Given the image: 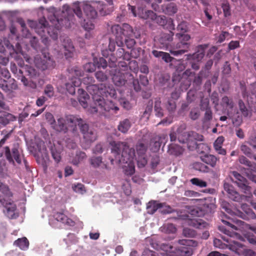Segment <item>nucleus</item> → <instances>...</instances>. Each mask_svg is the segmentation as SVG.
<instances>
[{
    "instance_id": "nucleus-13",
    "label": "nucleus",
    "mask_w": 256,
    "mask_h": 256,
    "mask_svg": "<svg viewBox=\"0 0 256 256\" xmlns=\"http://www.w3.org/2000/svg\"><path fill=\"white\" fill-rule=\"evenodd\" d=\"M80 132L83 134L84 139L88 142H92L96 140V136L92 129H90L88 124L82 119V122L78 125Z\"/></svg>"
},
{
    "instance_id": "nucleus-58",
    "label": "nucleus",
    "mask_w": 256,
    "mask_h": 256,
    "mask_svg": "<svg viewBox=\"0 0 256 256\" xmlns=\"http://www.w3.org/2000/svg\"><path fill=\"white\" fill-rule=\"evenodd\" d=\"M182 234L184 236L188 238L194 237L196 234L195 230L189 228H184Z\"/></svg>"
},
{
    "instance_id": "nucleus-29",
    "label": "nucleus",
    "mask_w": 256,
    "mask_h": 256,
    "mask_svg": "<svg viewBox=\"0 0 256 256\" xmlns=\"http://www.w3.org/2000/svg\"><path fill=\"white\" fill-rule=\"evenodd\" d=\"M202 161L214 168L216 166L218 158L212 154H205L200 156Z\"/></svg>"
},
{
    "instance_id": "nucleus-26",
    "label": "nucleus",
    "mask_w": 256,
    "mask_h": 256,
    "mask_svg": "<svg viewBox=\"0 0 256 256\" xmlns=\"http://www.w3.org/2000/svg\"><path fill=\"white\" fill-rule=\"evenodd\" d=\"M82 82L81 80L78 78H74L72 79L71 83L66 84V88L68 92L72 94L75 93V87L79 86Z\"/></svg>"
},
{
    "instance_id": "nucleus-64",
    "label": "nucleus",
    "mask_w": 256,
    "mask_h": 256,
    "mask_svg": "<svg viewBox=\"0 0 256 256\" xmlns=\"http://www.w3.org/2000/svg\"><path fill=\"white\" fill-rule=\"evenodd\" d=\"M26 75L30 78H34L37 76V72L34 68L31 66L28 67L26 68Z\"/></svg>"
},
{
    "instance_id": "nucleus-10",
    "label": "nucleus",
    "mask_w": 256,
    "mask_h": 256,
    "mask_svg": "<svg viewBox=\"0 0 256 256\" xmlns=\"http://www.w3.org/2000/svg\"><path fill=\"white\" fill-rule=\"evenodd\" d=\"M242 94L244 98H246L250 106L256 109V86L251 85L248 88L241 84Z\"/></svg>"
},
{
    "instance_id": "nucleus-19",
    "label": "nucleus",
    "mask_w": 256,
    "mask_h": 256,
    "mask_svg": "<svg viewBox=\"0 0 256 256\" xmlns=\"http://www.w3.org/2000/svg\"><path fill=\"white\" fill-rule=\"evenodd\" d=\"M224 189L228 192L230 198L234 201L240 202L244 198H245V196L240 195L234 190V187L226 183L224 184Z\"/></svg>"
},
{
    "instance_id": "nucleus-39",
    "label": "nucleus",
    "mask_w": 256,
    "mask_h": 256,
    "mask_svg": "<svg viewBox=\"0 0 256 256\" xmlns=\"http://www.w3.org/2000/svg\"><path fill=\"white\" fill-rule=\"evenodd\" d=\"M164 106L170 115H172L174 113L176 106V102L174 100L169 98L166 102L165 103Z\"/></svg>"
},
{
    "instance_id": "nucleus-45",
    "label": "nucleus",
    "mask_w": 256,
    "mask_h": 256,
    "mask_svg": "<svg viewBox=\"0 0 256 256\" xmlns=\"http://www.w3.org/2000/svg\"><path fill=\"white\" fill-rule=\"evenodd\" d=\"M191 183L200 188H205L207 186L206 182L198 178H193L190 180Z\"/></svg>"
},
{
    "instance_id": "nucleus-21",
    "label": "nucleus",
    "mask_w": 256,
    "mask_h": 256,
    "mask_svg": "<svg viewBox=\"0 0 256 256\" xmlns=\"http://www.w3.org/2000/svg\"><path fill=\"white\" fill-rule=\"evenodd\" d=\"M174 33L170 32L169 34H162L159 39V42L160 44V48H168L170 46V42L172 40Z\"/></svg>"
},
{
    "instance_id": "nucleus-22",
    "label": "nucleus",
    "mask_w": 256,
    "mask_h": 256,
    "mask_svg": "<svg viewBox=\"0 0 256 256\" xmlns=\"http://www.w3.org/2000/svg\"><path fill=\"white\" fill-rule=\"evenodd\" d=\"M138 16L144 20H154L156 18V14L151 10L139 8L138 10Z\"/></svg>"
},
{
    "instance_id": "nucleus-41",
    "label": "nucleus",
    "mask_w": 256,
    "mask_h": 256,
    "mask_svg": "<svg viewBox=\"0 0 256 256\" xmlns=\"http://www.w3.org/2000/svg\"><path fill=\"white\" fill-rule=\"evenodd\" d=\"M193 168L196 170L203 172H208L209 168L206 164L200 162H195L193 164Z\"/></svg>"
},
{
    "instance_id": "nucleus-11",
    "label": "nucleus",
    "mask_w": 256,
    "mask_h": 256,
    "mask_svg": "<svg viewBox=\"0 0 256 256\" xmlns=\"http://www.w3.org/2000/svg\"><path fill=\"white\" fill-rule=\"evenodd\" d=\"M189 216L186 214L180 216V218L186 220V224L196 228L202 230L208 228L209 225L203 220L200 218H190Z\"/></svg>"
},
{
    "instance_id": "nucleus-17",
    "label": "nucleus",
    "mask_w": 256,
    "mask_h": 256,
    "mask_svg": "<svg viewBox=\"0 0 256 256\" xmlns=\"http://www.w3.org/2000/svg\"><path fill=\"white\" fill-rule=\"evenodd\" d=\"M0 88L5 92L10 94L18 88L16 80L10 78L0 80Z\"/></svg>"
},
{
    "instance_id": "nucleus-24",
    "label": "nucleus",
    "mask_w": 256,
    "mask_h": 256,
    "mask_svg": "<svg viewBox=\"0 0 256 256\" xmlns=\"http://www.w3.org/2000/svg\"><path fill=\"white\" fill-rule=\"evenodd\" d=\"M54 128L56 131L60 132H64V133L67 132L68 129L66 117L58 118L57 122L54 126Z\"/></svg>"
},
{
    "instance_id": "nucleus-16",
    "label": "nucleus",
    "mask_w": 256,
    "mask_h": 256,
    "mask_svg": "<svg viewBox=\"0 0 256 256\" xmlns=\"http://www.w3.org/2000/svg\"><path fill=\"white\" fill-rule=\"evenodd\" d=\"M241 208L243 212H237V215L239 217L246 220L256 219V214L247 204H242Z\"/></svg>"
},
{
    "instance_id": "nucleus-20",
    "label": "nucleus",
    "mask_w": 256,
    "mask_h": 256,
    "mask_svg": "<svg viewBox=\"0 0 256 256\" xmlns=\"http://www.w3.org/2000/svg\"><path fill=\"white\" fill-rule=\"evenodd\" d=\"M222 105L226 108L228 117L232 116V112L235 108V104L232 98L224 96L222 99Z\"/></svg>"
},
{
    "instance_id": "nucleus-23",
    "label": "nucleus",
    "mask_w": 256,
    "mask_h": 256,
    "mask_svg": "<svg viewBox=\"0 0 256 256\" xmlns=\"http://www.w3.org/2000/svg\"><path fill=\"white\" fill-rule=\"evenodd\" d=\"M78 102L84 108H86L88 106V101L90 100L88 94L85 90L81 88L78 90Z\"/></svg>"
},
{
    "instance_id": "nucleus-63",
    "label": "nucleus",
    "mask_w": 256,
    "mask_h": 256,
    "mask_svg": "<svg viewBox=\"0 0 256 256\" xmlns=\"http://www.w3.org/2000/svg\"><path fill=\"white\" fill-rule=\"evenodd\" d=\"M241 150L248 157H251L252 152L250 148L246 144H242L240 146Z\"/></svg>"
},
{
    "instance_id": "nucleus-35",
    "label": "nucleus",
    "mask_w": 256,
    "mask_h": 256,
    "mask_svg": "<svg viewBox=\"0 0 256 256\" xmlns=\"http://www.w3.org/2000/svg\"><path fill=\"white\" fill-rule=\"evenodd\" d=\"M154 110L156 116L162 118L164 116V110L161 106L160 98L155 99Z\"/></svg>"
},
{
    "instance_id": "nucleus-57",
    "label": "nucleus",
    "mask_w": 256,
    "mask_h": 256,
    "mask_svg": "<svg viewBox=\"0 0 256 256\" xmlns=\"http://www.w3.org/2000/svg\"><path fill=\"white\" fill-rule=\"evenodd\" d=\"M200 116V112L198 108H194L191 110L189 116L193 120L198 118Z\"/></svg>"
},
{
    "instance_id": "nucleus-38",
    "label": "nucleus",
    "mask_w": 256,
    "mask_h": 256,
    "mask_svg": "<svg viewBox=\"0 0 256 256\" xmlns=\"http://www.w3.org/2000/svg\"><path fill=\"white\" fill-rule=\"evenodd\" d=\"M154 55L156 57H161L166 62H169L172 61L173 58L170 56L168 53L162 52H158L154 50L152 52Z\"/></svg>"
},
{
    "instance_id": "nucleus-5",
    "label": "nucleus",
    "mask_w": 256,
    "mask_h": 256,
    "mask_svg": "<svg viewBox=\"0 0 256 256\" xmlns=\"http://www.w3.org/2000/svg\"><path fill=\"white\" fill-rule=\"evenodd\" d=\"M111 32L116 38H109L108 48H115L124 46V36H133L134 35L132 27L128 24H123L122 26L119 24H114L110 28Z\"/></svg>"
},
{
    "instance_id": "nucleus-62",
    "label": "nucleus",
    "mask_w": 256,
    "mask_h": 256,
    "mask_svg": "<svg viewBox=\"0 0 256 256\" xmlns=\"http://www.w3.org/2000/svg\"><path fill=\"white\" fill-rule=\"evenodd\" d=\"M2 48H14V46L10 44L9 40L4 38L2 40L0 39V47Z\"/></svg>"
},
{
    "instance_id": "nucleus-53",
    "label": "nucleus",
    "mask_w": 256,
    "mask_h": 256,
    "mask_svg": "<svg viewBox=\"0 0 256 256\" xmlns=\"http://www.w3.org/2000/svg\"><path fill=\"white\" fill-rule=\"evenodd\" d=\"M204 111L205 113L202 120L204 124L209 122L212 118V112L211 109Z\"/></svg>"
},
{
    "instance_id": "nucleus-61",
    "label": "nucleus",
    "mask_w": 256,
    "mask_h": 256,
    "mask_svg": "<svg viewBox=\"0 0 256 256\" xmlns=\"http://www.w3.org/2000/svg\"><path fill=\"white\" fill-rule=\"evenodd\" d=\"M179 243L182 245H186L188 246H196L197 245V242L196 241L192 240H180Z\"/></svg>"
},
{
    "instance_id": "nucleus-47",
    "label": "nucleus",
    "mask_w": 256,
    "mask_h": 256,
    "mask_svg": "<svg viewBox=\"0 0 256 256\" xmlns=\"http://www.w3.org/2000/svg\"><path fill=\"white\" fill-rule=\"evenodd\" d=\"M176 36L178 38H182V40L180 42L181 45L178 46L179 48H180L181 46H184L187 45L188 43L186 42L188 41L190 38V36L188 34H177Z\"/></svg>"
},
{
    "instance_id": "nucleus-52",
    "label": "nucleus",
    "mask_w": 256,
    "mask_h": 256,
    "mask_svg": "<svg viewBox=\"0 0 256 256\" xmlns=\"http://www.w3.org/2000/svg\"><path fill=\"white\" fill-rule=\"evenodd\" d=\"M130 36H124V46H126V48H133L136 44L135 40L134 38H130Z\"/></svg>"
},
{
    "instance_id": "nucleus-12",
    "label": "nucleus",
    "mask_w": 256,
    "mask_h": 256,
    "mask_svg": "<svg viewBox=\"0 0 256 256\" xmlns=\"http://www.w3.org/2000/svg\"><path fill=\"white\" fill-rule=\"evenodd\" d=\"M4 149L5 156L10 162L14 164V160H15L18 164H20L21 163V158L18 146H14L12 148V150L8 146H5Z\"/></svg>"
},
{
    "instance_id": "nucleus-18",
    "label": "nucleus",
    "mask_w": 256,
    "mask_h": 256,
    "mask_svg": "<svg viewBox=\"0 0 256 256\" xmlns=\"http://www.w3.org/2000/svg\"><path fill=\"white\" fill-rule=\"evenodd\" d=\"M116 49H103L102 50V53L104 56L106 58L110 55L112 58L110 59L115 61L123 56L124 49H116Z\"/></svg>"
},
{
    "instance_id": "nucleus-14",
    "label": "nucleus",
    "mask_w": 256,
    "mask_h": 256,
    "mask_svg": "<svg viewBox=\"0 0 256 256\" xmlns=\"http://www.w3.org/2000/svg\"><path fill=\"white\" fill-rule=\"evenodd\" d=\"M232 175L235 178V182L238 186L244 192L248 194L250 192V187L248 185L246 179L236 172H233Z\"/></svg>"
},
{
    "instance_id": "nucleus-48",
    "label": "nucleus",
    "mask_w": 256,
    "mask_h": 256,
    "mask_svg": "<svg viewBox=\"0 0 256 256\" xmlns=\"http://www.w3.org/2000/svg\"><path fill=\"white\" fill-rule=\"evenodd\" d=\"M44 94L48 98H52L54 94V86L50 84L46 85L44 90Z\"/></svg>"
},
{
    "instance_id": "nucleus-37",
    "label": "nucleus",
    "mask_w": 256,
    "mask_h": 256,
    "mask_svg": "<svg viewBox=\"0 0 256 256\" xmlns=\"http://www.w3.org/2000/svg\"><path fill=\"white\" fill-rule=\"evenodd\" d=\"M10 50H12L14 52H16V54H14V53L12 54L11 51L10 52V53L11 54H12V57H14L15 58H16V57L15 56V55H17L18 54H20L22 56V58L20 57L21 59L24 58L28 63H29V64L31 63V62L32 61V59L27 54H24L23 52V51L22 50V49H14V48H12V49H10Z\"/></svg>"
},
{
    "instance_id": "nucleus-36",
    "label": "nucleus",
    "mask_w": 256,
    "mask_h": 256,
    "mask_svg": "<svg viewBox=\"0 0 256 256\" xmlns=\"http://www.w3.org/2000/svg\"><path fill=\"white\" fill-rule=\"evenodd\" d=\"M154 20H156V22L161 26H164L167 22L170 24L172 27V30H174V24L173 23V20L172 18H170L168 20H166V18L164 16H157L156 15V18H154Z\"/></svg>"
},
{
    "instance_id": "nucleus-27",
    "label": "nucleus",
    "mask_w": 256,
    "mask_h": 256,
    "mask_svg": "<svg viewBox=\"0 0 256 256\" xmlns=\"http://www.w3.org/2000/svg\"><path fill=\"white\" fill-rule=\"evenodd\" d=\"M54 216L57 221L60 222L63 224L68 226H73L74 224V222L68 218V216L63 213L56 212L54 214Z\"/></svg>"
},
{
    "instance_id": "nucleus-49",
    "label": "nucleus",
    "mask_w": 256,
    "mask_h": 256,
    "mask_svg": "<svg viewBox=\"0 0 256 256\" xmlns=\"http://www.w3.org/2000/svg\"><path fill=\"white\" fill-rule=\"evenodd\" d=\"M147 150V147L142 143H140L136 146V150L138 156L144 155Z\"/></svg>"
},
{
    "instance_id": "nucleus-50",
    "label": "nucleus",
    "mask_w": 256,
    "mask_h": 256,
    "mask_svg": "<svg viewBox=\"0 0 256 256\" xmlns=\"http://www.w3.org/2000/svg\"><path fill=\"white\" fill-rule=\"evenodd\" d=\"M90 163L94 168H98L102 164V158L101 156H94L90 160Z\"/></svg>"
},
{
    "instance_id": "nucleus-9",
    "label": "nucleus",
    "mask_w": 256,
    "mask_h": 256,
    "mask_svg": "<svg viewBox=\"0 0 256 256\" xmlns=\"http://www.w3.org/2000/svg\"><path fill=\"white\" fill-rule=\"evenodd\" d=\"M46 49H42V54L36 55L34 60L36 66L42 70H45L54 68L55 62L50 56V54L46 52Z\"/></svg>"
},
{
    "instance_id": "nucleus-15",
    "label": "nucleus",
    "mask_w": 256,
    "mask_h": 256,
    "mask_svg": "<svg viewBox=\"0 0 256 256\" xmlns=\"http://www.w3.org/2000/svg\"><path fill=\"white\" fill-rule=\"evenodd\" d=\"M67 125L68 128H71V130L74 134L77 133L78 129L77 126L82 122V118L78 116L68 115L66 116Z\"/></svg>"
},
{
    "instance_id": "nucleus-33",
    "label": "nucleus",
    "mask_w": 256,
    "mask_h": 256,
    "mask_svg": "<svg viewBox=\"0 0 256 256\" xmlns=\"http://www.w3.org/2000/svg\"><path fill=\"white\" fill-rule=\"evenodd\" d=\"M14 244L19 247L22 250H26L29 246V242L26 237L18 238L14 242Z\"/></svg>"
},
{
    "instance_id": "nucleus-31",
    "label": "nucleus",
    "mask_w": 256,
    "mask_h": 256,
    "mask_svg": "<svg viewBox=\"0 0 256 256\" xmlns=\"http://www.w3.org/2000/svg\"><path fill=\"white\" fill-rule=\"evenodd\" d=\"M131 124L130 120L128 118H126L120 122L118 129L122 133L125 134L126 133L130 128Z\"/></svg>"
},
{
    "instance_id": "nucleus-42",
    "label": "nucleus",
    "mask_w": 256,
    "mask_h": 256,
    "mask_svg": "<svg viewBox=\"0 0 256 256\" xmlns=\"http://www.w3.org/2000/svg\"><path fill=\"white\" fill-rule=\"evenodd\" d=\"M161 230L166 234H174L176 231V228L172 224H167L161 228Z\"/></svg>"
},
{
    "instance_id": "nucleus-30",
    "label": "nucleus",
    "mask_w": 256,
    "mask_h": 256,
    "mask_svg": "<svg viewBox=\"0 0 256 256\" xmlns=\"http://www.w3.org/2000/svg\"><path fill=\"white\" fill-rule=\"evenodd\" d=\"M162 204L158 203L156 201L152 200L147 205L146 209L148 213L149 214H154L158 210L162 208Z\"/></svg>"
},
{
    "instance_id": "nucleus-32",
    "label": "nucleus",
    "mask_w": 256,
    "mask_h": 256,
    "mask_svg": "<svg viewBox=\"0 0 256 256\" xmlns=\"http://www.w3.org/2000/svg\"><path fill=\"white\" fill-rule=\"evenodd\" d=\"M86 155L85 152L82 151H76L75 156L72 160V163L74 165L78 166L80 163L86 159Z\"/></svg>"
},
{
    "instance_id": "nucleus-28",
    "label": "nucleus",
    "mask_w": 256,
    "mask_h": 256,
    "mask_svg": "<svg viewBox=\"0 0 256 256\" xmlns=\"http://www.w3.org/2000/svg\"><path fill=\"white\" fill-rule=\"evenodd\" d=\"M238 110L242 115L244 117L247 118L250 116L252 114L251 110L248 107L244 102L242 100H239L238 101Z\"/></svg>"
},
{
    "instance_id": "nucleus-46",
    "label": "nucleus",
    "mask_w": 256,
    "mask_h": 256,
    "mask_svg": "<svg viewBox=\"0 0 256 256\" xmlns=\"http://www.w3.org/2000/svg\"><path fill=\"white\" fill-rule=\"evenodd\" d=\"M94 75L98 82H104L108 79V75L101 70L96 72Z\"/></svg>"
},
{
    "instance_id": "nucleus-43",
    "label": "nucleus",
    "mask_w": 256,
    "mask_h": 256,
    "mask_svg": "<svg viewBox=\"0 0 256 256\" xmlns=\"http://www.w3.org/2000/svg\"><path fill=\"white\" fill-rule=\"evenodd\" d=\"M200 109L202 111L206 110L211 109L210 106V100L208 98H202L200 104Z\"/></svg>"
},
{
    "instance_id": "nucleus-6",
    "label": "nucleus",
    "mask_w": 256,
    "mask_h": 256,
    "mask_svg": "<svg viewBox=\"0 0 256 256\" xmlns=\"http://www.w3.org/2000/svg\"><path fill=\"white\" fill-rule=\"evenodd\" d=\"M218 230L226 236H222V238L227 242L226 246L239 256H254L255 253L251 250H247L245 246L232 240L234 235L236 234L230 232L222 226H218Z\"/></svg>"
},
{
    "instance_id": "nucleus-8",
    "label": "nucleus",
    "mask_w": 256,
    "mask_h": 256,
    "mask_svg": "<svg viewBox=\"0 0 256 256\" xmlns=\"http://www.w3.org/2000/svg\"><path fill=\"white\" fill-rule=\"evenodd\" d=\"M150 244L156 250L160 249L166 252L167 256H178V254L182 256H190L192 254V250L190 248L182 246L177 250L176 252H175L176 248L169 244L162 243L159 244L152 240Z\"/></svg>"
},
{
    "instance_id": "nucleus-2",
    "label": "nucleus",
    "mask_w": 256,
    "mask_h": 256,
    "mask_svg": "<svg viewBox=\"0 0 256 256\" xmlns=\"http://www.w3.org/2000/svg\"><path fill=\"white\" fill-rule=\"evenodd\" d=\"M88 92L92 96L94 106H90V112L104 114L105 112L114 111L116 113L119 110L118 106L111 100H104V96L107 98H116V92L112 85L100 84L91 85L88 88Z\"/></svg>"
},
{
    "instance_id": "nucleus-56",
    "label": "nucleus",
    "mask_w": 256,
    "mask_h": 256,
    "mask_svg": "<svg viewBox=\"0 0 256 256\" xmlns=\"http://www.w3.org/2000/svg\"><path fill=\"white\" fill-rule=\"evenodd\" d=\"M232 119L233 124L236 126H239L242 122V116L238 115L234 117L233 112H232V116L230 117Z\"/></svg>"
},
{
    "instance_id": "nucleus-40",
    "label": "nucleus",
    "mask_w": 256,
    "mask_h": 256,
    "mask_svg": "<svg viewBox=\"0 0 256 256\" xmlns=\"http://www.w3.org/2000/svg\"><path fill=\"white\" fill-rule=\"evenodd\" d=\"M221 7L225 17H228L231 15L230 5L228 0H221Z\"/></svg>"
},
{
    "instance_id": "nucleus-51",
    "label": "nucleus",
    "mask_w": 256,
    "mask_h": 256,
    "mask_svg": "<svg viewBox=\"0 0 256 256\" xmlns=\"http://www.w3.org/2000/svg\"><path fill=\"white\" fill-rule=\"evenodd\" d=\"M72 188L74 192L82 194H83L86 192L84 185L81 183L73 184L72 186Z\"/></svg>"
},
{
    "instance_id": "nucleus-7",
    "label": "nucleus",
    "mask_w": 256,
    "mask_h": 256,
    "mask_svg": "<svg viewBox=\"0 0 256 256\" xmlns=\"http://www.w3.org/2000/svg\"><path fill=\"white\" fill-rule=\"evenodd\" d=\"M0 206L4 208L6 215L10 218H15L16 204L12 200L13 193L8 186L0 182Z\"/></svg>"
},
{
    "instance_id": "nucleus-25",
    "label": "nucleus",
    "mask_w": 256,
    "mask_h": 256,
    "mask_svg": "<svg viewBox=\"0 0 256 256\" xmlns=\"http://www.w3.org/2000/svg\"><path fill=\"white\" fill-rule=\"evenodd\" d=\"M162 12L166 14L172 16L175 14L178 11V8L176 4L170 2L164 4L162 6Z\"/></svg>"
},
{
    "instance_id": "nucleus-4",
    "label": "nucleus",
    "mask_w": 256,
    "mask_h": 256,
    "mask_svg": "<svg viewBox=\"0 0 256 256\" xmlns=\"http://www.w3.org/2000/svg\"><path fill=\"white\" fill-rule=\"evenodd\" d=\"M132 65H133L134 67L133 71L134 72L138 71V64L136 61L130 62L129 67L126 62H120L118 68H111L110 70H108L110 74L112 76V82L116 86H122L127 83L128 78H132V75L130 72V69H131Z\"/></svg>"
},
{
    "instance_id": "nucleus-55",
    "label": "nucleus",
    "mask_w": 256,
    "mask_h": 256,
    "mask_svg": "<svg viewBox=\"0 0 256 256\" xmlns=\"http://www.w3.org/2000/svg\"><path fill=\"white\" fill-rule=\"evenodd\" d=\"M10 78L8 70L6 68H0V80Z\"/></svg>"
},
{
    "instance_id": "nucleus-3",
    "label": "nucleus",
    "mask_w": 256,
    "mask_h": 256,
    "mask_svg": "<svg viewBox=\"0 0 256 256\" xmlns=\"http://www.w3.org/2000/svg\"><path fill=\"white\" fill-rule=\"evenodd\" d=\"M111 152L114 156V159L112 158V164L114 161L117 163L128 164L124 168L126 175L131 176L135 172V166L132 163L135 156V152L133 148H130L126 142H110Z\"/></svg>"
},
{
    "instance_id": "nucleus-1",
    "label": "nucleus",
    "mask_w": 256,
    "mask_h": 256,
    "mask_svg": "<svg viewBox=\"0 0 256 256\" xmlns=\"http://www.w3.org/2000/svg\"><path fill=\"white\" fill-rule=\"evenodd\" d=\"M81 7H82L84 12L88 19H94L96 17L97 12L92 4L88 2H75L73 4L72 8L68 5L63 6L62 10V17H56L55 14H53L49 20L52 24L47 26V21L44 18L39 20V22L28 20V24L34 32L37 33L42 39V42L46 46L49 42L48 36L53 40H56L58 36V31L63 24L64 20H72L74 14H76L79 18L82 16Z\"/></svg>"
},
{
    "instance_id": "nucleus-44",
    "label": "nucleus",
    "mask_w": 256,
    "mask_h": 256,
    "mask_svg": "<svg viewBox=\"0 0 256 256\" xmlns=\"http://www.w3.org/2000/svg\"><path fill=\"white\" fill-rule=\"evenodd\" d=\"M51 154L52 158L54 161L58 163L61 160V155L60 150H56L55 146H52L51 148Z\"/></svg>"
},
{
    "instance_id": "nucleus-54",
    "label": "nucleus",
    "mask_w": 256,
    "mask_h": 256,
    "mask_svg": "<svg viewBox=\"0 0 256 256\" xmlns=\"http://www.w3.org/2000/svg\"><path fill=\"white\" fill-rule=\"evenodd\" d=\"M17 22L22 28V32L23 34L26 37H28L30 34L26 28L24 20L22 18H19L18 19Z\"/></svg>"
},
{
    "instance_id": "nucleus-34",
    "label": "nucleus",
    "mask_w": 256,
    "mask_h": 256,
    "mask_svg": "<svg viewBox=\"0 0 256 256\" xmlns=\"http://www.w3.org/2000/svg\"><path fill=\"white\" fill-rule=\"evenodd\" d=\"M168 152L171 154L179 156L182 154L183 150L180 146L172 144L168 146Z\"/></svg>"
},
{
    "instance_id": "nucleus-59",
    "label": "nucleus",
    "mask_w": 256,
    "mask_h": 256,
    "mask_svg": "<svg viewBox=\"0 0 256 256\" xmlns=\"http://www.w3.org/2000/svg\"><path fill=\"white\" fill-rule=\"evenodd\" d=\"M127 83L132 84L134 88L136 91L138 92L140 90V87L139 84V82L137 79H134L133 76L132 78H128Z\"/></svg>"
},
{
    "instance_id": "nucleus-60",
    "label": "nucleus",
    "mask_w": 256,
    "mask_h": 256,
    "mask_svg": "<svg viewBox=\"0 0 256 256\" xmlns=\"http://www.w3.org/2000/svg\"><path fill=\"white\" fill-rule=\"evenodd\" d=\"M82 82L84 84L87 85V86L86 87L87 90H88V88L89 86H90L91 85H96V84H94V78L92 76H86V77L84 78L82 80Z\"/></svg>"
}]
</instances>
